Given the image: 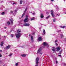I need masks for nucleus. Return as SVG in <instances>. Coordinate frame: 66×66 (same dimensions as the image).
Segmentation results:
<instances>
[{"label": "nucleus", "mask_w": 66, "mask_h": 66, "mask_svg": "<svg viewBox=\"0 0 66 66\" xmlns=\"http://www.w3.org/2000/svg\"><path fill=\"white\" fill-rule=\"evenodd\" d=\"M20 32H21V30H20L18 29V34L15 35L16 37L18 39L21 36V34H20Z\"/></svg>", "instance_id": "1"}, {"label": "nucleus", "mask_w": 66, "mask_h": 66, "mask_svg": "<svg viewBox=\"0 0 66 66\" xmlns=\"http://www.w3.org/2000/svg\"><path fill=\"white\" fill-rule=\"evenodd\" d=\"M42 51V48H39V50H38V53H40V54H42V53H40V51Z\"/></svg>", "instance_id": "2"}, {"label": "nucleus", "mask_w": 66, "mask_h": 66, "mask_svg": "<svg viewBox=\"0 0 66 66\" xmlns=\"http://www.w3.org/2000/svg\"><path fill=\"white\" fill-rule=\"evenodd\" d=\"M28 15H27L25 19L24 20V22H28Z\"/></svg>", "instance_id": "3"}, {"label": "nucleus", "mask_w": 66, "mask_h": 66, "mask_svg": "<svg viewBox=\"0 0 66 66\" xmlns=\"http://www.w3.org/2000/svg\"><path fill=\"white\" fill-rule=\"evenodd\" d=\"M51 12L52 17H54V14H53V11L52 10H51Z\"/></svg>", "instance_id": "4"}, {"label": "nucleus", "mask_w": 66, "mask_h": 66, "mask_svg": "<svg viewBox=\"0 0 66 66\" xmlns=\"http://www.w3.org/2000/svg\"><path fill=\"white\" fill-rule=\"evenodd\" d=\"M30 24L28 23H25L24 24V26H30Z\"/></svg>", "instance_id": "5"}, {"label": "nucleus", "mask_w": 66, "mask_h": 66, "mask_svg": "<svg viewBox=\"0 0 66 66\" xmlns=\"http://www.w3.org/2000/svg\"><path fill=\"white\" fill-rule=\"evenodd\" d=\"M10 47H11V46H10V45H8V46H6V49H9L10 48Z\"/></svg>", "instance_id": "6"}, {"label": "nucleus", "mask_w": 66, "mask_h": 66, "mask_svg": "<svg viewBox=\"0 0 66 66\" xmlns=\"http://www.w3.org/2000/svg\"><path fill=\"white\" fill-rule=\"evenodd\" d=\"M33 36H32L31 37V40L32 42H34V40H33Z\"/></svg>", "instance_id": "7"}, {"label": "nucleus", "mask_w": 66, "mask_h": 66, "mask_svg": "<svg viewBox=\"0 0 66 66\" xmlns=\"http://www.w3.org/2000/svg\"><path fill=\"white\" fill-rule=\"evenodd\" d=\"M43 45H44V46H46V45H48V43L46 42H44L43 44Z\"/></svg>", "instance_id": "8"}, {"label": "nucleus", "mask_w": 66, "mask_h": 66, "mask_svg": "<svg viewBox=\"0 0 66 66\" xmlns=\"http://www.w3.org/2000/svg\"><path fill=\"white\" fill-rule=\"evenodd\" d=\"M57 49V51H59L60 50V47H58L56 48Z\"/></svg>", "instance_id": "9"}, {"label": "nucleus", "mask_w": 66, "mask_h": 66, "mask_svg": "<svg viewBox=\"0 0 66 66\" xmlns=\"http://www.w3.org/2000/svg\"><path fill=\"white\" fill-rule=\"evenodd\" d=\"M38 40L39 41H41L42 40V38L40 37H39L38 38Z\"/></svg>", "instance_id": "10"}, {"label": "nucleus", "mask_w": 66, "mask_h": 66, "mask_svg": "<svg viewBox=\"0 0 66 66\" xmlns=\"http://www.w3.org/2000/svg\"><path fill=\"white\" fill-rule=\"evenodd\" d=\"M41 18H44V16L43 13H42L41 14Z\"/></svg>", "instance_id": "11"}, {"label": "nucleus", "mask_w": 66, "mask_h": 66, "mask_svg": "<svg viewBox=\"0 0 66 66\" xmlns=\"http://www.w3.org/2000/svg\"><path fill=\"white\" fill-rule=\"evenodd\" d=\"M21 56H22V57H25L26 56V54H23L21 55Z\"/></svg>", "instance_id": "12"}, {"label": "nucleus", "mask_w": 66, "mask_h": 66, "mask_svg": "<svg viewBox=\"0 0 66 66\" xmlns=\"http://www.w3.org/2000/svg\"><path fill=\"white\" fill-rule=\"evenodd\" d=\"M3 44H4V43L3 42H2L1 44V46L2 47V46H3Z\"/></svg>", "instance_id": "13"}, {"label": "nucleus", "mask_w": 66, "mask_h": 66, "mask_svg": "<svg viewBox=\"0 0 66 66\" xmlns=\"http://www.w3.org/2000/svg\"><path fill=\"white\" fill-rule=\"evenodd\" d=\"M22 2H23V1L22 0H20V4H22Z\"/></svg>", "instance_id": "14"}, {"label": "nucleus", "mask_w": 66, "mask_h": 66, "mask_svg": "<svg viewBox=\"0 0 66 66\" xmlns=\"http://www.w3.org/2000/svg\"><path fill=\"white\" fill-rule=\"evenodd\" d=\"M53 49H52V50L53 51H55V47H53Z\"/></svg>", "instance_id": "15"}, {"label": "nucleus", "mask_w": 66, "mask_h": 66, "mask_svg": "<svg viewBox=\"0 0 66 66\" xmlns=\"http://www.w3.org/2000/svg\"><path fill=\"white\" fill-rule=\"evenodd\" d=\"M12 24H13V19H11V20H10Z\"/></svg>", "instance_id": "16"}, {"label": "nucleus", "mask_w": 66, "mask_h": 66, "mask_svg": "<svg viewBox=\"0 0 66 66\" xmlns=\"http://www.w3.org/2000/svg\"><path fill=\"white\" fill-rule=\"evenodd\" d=\"M10 23L11 22L9 21H8L7 22V24H8V25H9L11 23Z\"/></svg>", "instance_id": "17"}, {"label": "nucleus", "mask_w": 66, "mask_h": 66, "mask_svg": "<svg viewBox=\"0 0 66 66\" xmlns=\"http://www.w3.org/2000/svg\"><path fill=\"white\" fill-rule=\"evenodd\" d=\"M36 60V61H38V60H39V58L38 57H37Z\"/></svg>", "instance_id": "18"}, {"label": "nucleus", "mask_w": 66, "mask_h": 66, "mask_svg": "<svg viewBox=\"0 0 66 66\" xmlns=\"http://www.w3.org/2000/svg\"><path fill=\"white\" fill-rule=\"evenodd\" d=\"M14 35L13 34H11V37H14Z\"/></svg>", "instance_id": "19"}, {"label": "nucleus", "mask_w": 66, "mask_h": 66, "mask_svg": "<svg viewBox=\"0 0 66 66\" xmlns=\"http://www.w3.org/2000/svg\"><path fill=\"white\" fill-rule=\"evenodd\" d=\"M43 32L44 34H45V33H46V31H45V29H43Z\"/></svg>", "instance_id": "20"}, {"label": "nucleus", "mask_w": 66, "mask_h": 66, "mask_svg": "<svg viewBox=\"0 0 66 66\" xmlns=\"http://www.w3.org/2000/svg\"><path fill=\"white\" fill-rule=\"evenodd\" d=\"M49 17H50V15H49L48 17H46V19H48Z\"/></svg>", "instance_id": "21"}, {"label": "nucleus", "mask_w": 66, "mask_h": 66, "mask_svg": "<svg viewBox=\"0 0 66 66\" xmlns=\"http://www.w3.org/2000/svg\"><path fill=\"white\" fill-rule=\"evenodd\" d=\"M27 10H28V8L27 7L26 9H25V10L24 11V12H26L27 11Z\"/></svg>", "instance_id": "22"}, {"label": "nucleus", "mask_w": 66, "mask_h": 66, "mask_svg": "<svg viewBox=\"0 0 66 66\" xmlns=\"http://www.w3.org/2000/svg\"><path fill=\"white\" fill-rule=\"evenodd\" d=\"M24 14H25V13H24L22 15V17H23L24 16Z\"/></svg>", "instance_id": "23"}, {"label": "nucleus", "mask_w": 66, "mask_h": 66, "mask_svg": "<svg viewBox=\"0 0 66 66\" xmlns=\"http://www.w3.org/2000/svg\"><path fill=\"white\" fill-rule=\"evenodd\" d=\"M66 27V26H64L63 27H62L61 28H63V29H64V28H65Z\"/></svg>", "instance_id": "24"}, {"label": "nucleus", "mask_w": 66, "mask_h": 66, "mask_svg": "<svg viewBox=\"0 0 66 66\" xmlns=\"http://www.w3.org/2000/svg\"><path fill=\"white\" fill-rule=\"evenodd\" d=\"M34 19V18H32L31 19V20H33Z\"/></svg>", "instance_id": "25"}, {"label": "nucleus", "mask_w": 66, "mask_h": 66, "mask_svg": "<svg viewBox=\"0 0 66 66\" xmlns=\"http://www.w3.org/2000/svg\"><path fill=\"white\" fill-rule=\"evenodd\" d=\"M18 63H16L15 64V66H18Z\"/></svg>", "instance_id": "26"}, {"label": "nucleus", "mask_w": 66, "mask_h": 66, "mask_svg": "<svg viewBox=\"0 0 66 66\" xmlns=\"http://www.w3.org/2000/svg\"><path fill=\"white\" fill-rule=\"evenodd\" d=\"M12 54L11 53V54H10V55H9V56H12Z\"/></svg>", "instance_id": "27"}, {"label": "nucleus", "mask_w": 66, "mask_h": 66, "mask_svg": "<svg viewBox=\"0 0 66 66\" xmlns=\"http://www.w3.org/2000/svg\"><path fill=\"white\" fill-rule=\"evenodd\" d=\"M60 35L61 36V38H63V36L62 35Z\"/></svg>", "instance_id": "28"}, {"label": "nucleus", "mask_w": 66, "mask_h": 66, "mask_svg": "<svg viewBox=\"0 0 66 66\" xmlns=\"http://www.w3.org/2000/svg\"><path fill=\"white\" fill-rule=\"evenodd\" d=\"M53 22H55V19H53Z\"/></svg>", "instance_id": "29"}, {"label": "nucleus", "mask_w": 66, "mask_h": 66, "mask_svg": "<svg viewBox=\"0 0 66 66\" xmlns=\"http://www.w3.org/2000/svg\"><path fill=\"white\" fill-rule=\"evenodd\" d=\"M5 13H4V12H3L1 13V14H2V15H4V14Z\"/></svg>", "instance_id": "30"}, {"label": "nucleus", "mask_w": 66, "mask_h": 66, "mask_svg": "<svg viewBox=\"0 0 66 66\" xmlns=\"http://www.w3.org/2000/svg\"><path fill=\"white\" fill-rule=\"evenodd\" d=\"M38 61H37L36 62V64H38Z\"/></svg>", "instance_id": "31"}, {"label": "nucleus", "mask_w": 66, "mask_h": 66, "mask_svg": "<svg viewBox=\"0 0 66 66\" xmlns=\"http://www.w3.org/2000/svg\"><path fill=\"white\" fill-rule=\"evenodd\" d=\"M61 32V30H60L58 31V32Z\"/></svg>", "instance_id": "32"}, {"label": "nucleus", "mask_w": 66, "mask_h": 66, "mask_svg": "<svg viewBox=\"0 0 66 66\" xmlns=\"http://www.w3.org/2000/svg\"><path fill=\"white\" fill-rule=\"evenodd\" d=\"M32 15H34V14H35V13H32Z\"/></svg>", "instance_id": "33"}, {"label": "nucleus", "mask_w": 66, "mask_h": 66, "mask_svg": "<svg viewBox=\"0 0 66 66\" xmlns=\"http://www.w3.org/2000/svg\"><path fill=\"white\" fill-rule=\"evenodd\" d=\"M55 43H56V42H57V40H56L55 41Z\"/></svg>", "instance_id": "34"}, {"label": "nucleus", "mask_w": 66, "mask_h": 66, "mask_svg": "<svg viewBox=\"0 0 66 66\" xmlns=\"http://www.w3.org/2000/svg\"><path fill=\"white\" fill-rule=\"evenodd\" d=\"M58 63V62H57V61H56V63L57 64Z\"/></svg>", "instance_id": "35"}, {"label": "nucleus", "mask_w": 66, "mask_h": 66, "mask_svg": "<svg viewBox=\"0 0 66 66\" xmlns=\"http://www.w3.org/2000/svg\"><path fill=\"white\" fill-rule=\"evenodd\" d=\"M59 53V54H61V51H60V52Z\"/></svg>", "instance_id": "36"}, {"label": "nucleus", "mask_w": 66, "mask_h": 66, "mask_svg": "<svg viewBox=\"0 0 66 66\" xmlns=\"http://www.w3.org/2000/svg\"><path fill=\"white\" fill-rule=\"evenodd\" d=\"M2 56V55H1V54H0V57H1Z\"/></svg>", "instance_id": "37"}, {"label": "nucleus", "mask_w": 66, "mask_h": 66, "mask_svg": "<svg viewBox=\"0 0 66 66\" xmlns=\"http://www.w3.org/2000/svg\"><path fill=\"white\" fill-rule=\"evenodd\" d=\"M55 44L56 46H57V43H55Z\"/></svg>", "instance_id": "38"}, {"label": "nucleus", "mask_w": 66, "mask_h": 66, "mask_svg": "<svg viewBox=\"0 0 66 66\" xmlns=\"http://www.w3.org/2000/svg\"><path fill=\"white\" fill-rule=\"evenodd\" d=\"M0 52H2V50H0Z\"/></svg>", "instance_id": "39"}, {"label": "nucleus", "mask_w": 66, "mask_h": 66, "mask_svg": "<svg viewBox=\"0 0 66 66\" xmlns=\"http://www.w3.org/2000/svg\"><path fill=\"white\" fill-rule=\"evenodd\" d=\"M58 56H61V55H58Z\"/></svg>", "instance_id": "40"}, {"label": "nucleus", "mask_w": 66, "mask_h": 66, "mask_svg": "<svg viewBox=\"0 0 66 66\" xmlns=\"http://www.w3.org/2000/svg\"><path fill=\"white\" fill-rule=\"evenodd\" d=\"M17 12V11L16 10H15V12L16 13Z\"/></svg>", "instance_id": "41"}, {"label": "nucleus", "mask_w": 66, "mask_h": 66, "mask_svg": "<svg viewBox=\"0 0 66 66\" xmlns=\"http://www.w3.org/2000/svg\"><path fill=\"white\" fill-rule=\"evenodd\" d=\"M57 16H59L60 15H58V14H57Z\"/></svg>", "instance_id": "42"}, {"label": "nucleus", "mask_w": 66, "mask_h": 66, "mask_svg": "<svg viewBox=\"0 0 66 66\" xmlns=\"http://www.w3.org/2000/svg\"><path fill=\"white\" fill-rule=\"evenodd\" d=\"M65 40L64 41H66V38L64 39Z\"/></svg>", "instance_id": "43"}, {"label": "nucleus", "mask_w": 66, "mask_h": 66, "mask_svg": "<svg viewBox=\"0 0 66 66\" xmlns=\"http://www.w3.org/2000/svg\"><path fill=\"white\" fill-rule=\"evenodd\" d=\"M35 66H38V64H36Z\"/></svg>", "instance_id": "44"}, {"label": "nucleus", "mask_w": 66, "mask_h": 66, "mask_svg": "<svg viewBox=\"0 0 66 66\" xmlns=\"http://www.w3.org/2000/svg\"><path fill=\"white\" fill-rule=\"evenodd\" d=\"M15 4V3H13V5H14V4Z\"/></svg>", "instance_id": "45"}, {"label": "nucleus", "mask_w": 66, "mask_h": 66, "mask_svg": "<svg viewBox=\"0 0 66 66\" xmlns=\"http://www.w3.org/2000/svg\"><path fill=\"white\" fill-rule=\"evenodd\" d=\"M5 29H6V27H4Z\"/></svg>", "instance_id": "46"}, {"label": "nucleus", "mask_w": 66, "mask_h": 66, "mask_svg": "<svg viewBox=\"0 0 66 66\" xmlns=\"http://www.w3.org/2000/svg\"><path fill=\"white\" fill-rule=\"evenodd\" d=\"M51 1H54V0H51Z\"/></svg>", "instance_id": "47"}, {"label": "nucleus", "mask_w": 66, "mask_h": 66, "mask_svg": "<svg viewBox=\"0 0 66 66\" xmlns=\"http://www.w3.org/2000/svg\"><path fill=\"white\" fill-rule=\"evenodd\" d=\"M11 13H13V11H12L11 12Z\"/></svg>", "instance_id": "48"}, {"label": "nucleus", "mask_w": 66, "mask_h": 66, "mask_svg": "<svg viewBox=\"0 0 66 66\" xmlns=\"http://www.w3.org/2000/svg\"><path fill=\"white\" fill-rule=\"evenodd\" d=\"M65 14H66V12H65V13H64Z\"/></svg>", "instance_id": "49"}, {"label": "nucleus", "mask_w": 66, "mask_h": 66, "mask_svg": "<svg viewBox=\"0 0 66 66\" xmlns=\"http://www.w3.org/2000/svg\"><path fill=\"white\" fill-rule=\"evenodd\" d=\"M29 36H31V35H29Z\"/></svg>", "instance_id": "50"}, {"label": "nucleus", "mask_w": 66, "mask_h": 66, "mask_svg": "<svg viewBox=\"0 0 66 66\" xmlns=\"http://www.w3.org/2000/svg\"><path fill=\"white\" fill-rule=\"evenodd\" d=\"M4 37H5V36H4Z\"/></svg>", "instance_id": "51"}, {"label": "nucleus", "mask_w": 66, "mask_h": 66, "mask_svg": "<svg viewBox=\"0 0 66 66\" xmlns=\"http://www.w3.org/2000/svg\"><path fill=\"white\" fill-rule=\"evenodd\" d=\"M3 66H5V65H3Z\"/></svg>", "instance_id": "52"}, {"label": "nucleus", "mask_w": 66, "mask_h": 66, "mask_svg": "<svg viewBox=\"0 0 66 66\" xmlns=\"http://www.w3.org/2000/svg\"><path fill=\"white\" fill-rule=\"evenodd\" d=\"M33 34H35V33H33Z\"/></svg>", "instance_id": "53"}, {"label": "nucleus", "mask_w": 66, "mask_h": 66, "mask_svg": "<svg viewBox=\"0 0 66 66\" xmlns=\"http://www.w3.org/2000/svg\"><path fill=\"white\" fill-rule=\"evenodd\" d=\"M0 39H1L0 38Z\"/></svg>", "instance_id": "54"}]
</instances>
